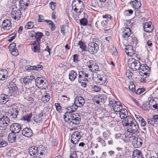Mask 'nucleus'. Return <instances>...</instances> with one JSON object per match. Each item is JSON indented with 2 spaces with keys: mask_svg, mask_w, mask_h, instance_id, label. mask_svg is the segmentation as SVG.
<instances>
[{
  "mask_svg": "<svg viewBox=\"0 0 158 158\" xmlns=\"http://www.w3.org/2000/svg\"><path fill=\"white\" fill-rule=\"evenodd\" d=\"M72 6L73 9L76 13L80 14L83 10V3L81 0H74L72 3Z\"/></svg>",
  "mask_w": 158,
  "mask_h": 158,
  "instance_id": "1",
  "label": "nucleus"
},
{
  "mask_svg": "<svg viewBox=\"0 0 158 158\" xmlns=\"http://www.w3.org/2000/svg\"><path fill=\"white\" fill-rule=\"evenodd\" d=\"M68 118V123L70 124L72 123L73 124L77 125L79 124L81 120V117L80 115L77 113H75L74 114L69 115Z\"/></svg>",
  "mask_w": 158,
  "mask_h": 158,
  "instance_id": "2",
  "label": "nucleus"
},
{
  "mask_svg": "<svg viewBox=\"0 0 158 158\" xmlns=\"http://www.w3.org/2000/svg\"><path fill=\"white\" fill-rule=\"evenodd\" d=\"M45 78L42 77H37L35 80V83L36 86L40 89H45L47 88V85H46V81Z\"/></svg>",
  "mask_w": 158,
  "mask_h": 158,
  "instance_id": "3",
  "label": "nucleus"
},
{
  "mask_svg": "<svg viewBox=\"0 0 158 158\" xmlns=\"http://www.w3.org/2000/svg\"><path fill=\"white\" fill-rule=\"evenodd\" d=\"M139 126L136 121H134L129 126V128L127 129V131L130 134H137L139 133Z\"/></svg>",
  "mask_w": 158,
  "mask_h": 158,
  "instance_id": "4",
  "label": "nucleus"
},
{
  "mask_svg": "<svg viewBox=\"0 0 158 158\" xmlns=\"http://www.w3.org/2000/svg\"><path fill=\"white\" fill-rule=\"evenodd\" d=\"M98 49V46L96 43L92 42L88 44L87 51L90 54H95L97 52Z\"/></svg>",
  "mask_w": 158,
  "mask_h": 158,
  "instance_id": "5",
  "label": "nucleus"
},
{
  "mask_svg": "<svg viewBox=\"0 0 158 158\" xmlns=\"http://www.w3.org/2000/svg\"><path fill=\"white\" fill-rule=\"evenodd\" d=\"M80 133L77 131H75L72 134L70 141L73 144H77L81 138Z\"/></svg>",
  "mask_w": 158,
  "mask_h": 158,
  "instance_id": "6",
  "label": "nucleus"
},
{
  "mask_svg": "<svg viewBox=\"0 0 158 158\" xmlns=\"http://www.w3.org/2000/svg\"><path fill=\"white\" fill-rule=\"evenodd\" d=\"M89 75L86 72L83 71H79L78 81L79 83H81L82 81H88V78Z\"/></svg>",
  "mask_w": 158,
  "mask_h": 158,
  "instance_id": "7",
  "label": "nucleus"
},
{
  "mask_svg": "<svg viewBox=\"0 0 158 158\" xmlns=\"http://www.w3.org/2000/svg\"><path fill=\"white\" fill-rule=\"evenodd\" d=\"M21 15L20 10L16 7L12 9L11 16V17L15 20H18L21 17Z\"/></svg>",
  "mask_w": 158,
  "mask_h": 158,
  "instance_id": "8",
  "label": "nucleus"
},
{
  "mask_svg": "<svg viewBox=\"0 0 158 158\" xmlns=\"http://www.w3.org/2000/svg\"><path fill=\"white\" fill-rule=\"evenodd\" d=\"M94 101L98 104L100 105L104 103L106 100V97L104 94L96 95L94 98Z\"/></svg>",
  "mask_w": 158,
  "mask_h": 158,
  "instance_id": "9",
  "label": "nucleus"
},
{
  "mask_svg": "<svg viewBox=\"0 0 158 158\" xmlns=\"http://www.w3.org/2000/svg\"><path fill=\"white\" fill-rule=\"evenodd\" d=\"M143 140L140 137L138 136L135 137L132 140V144L134 147L139 148L141 146Z\"/></svg>",
  "mask_w": 158,
  "mask_h": 158,
  "instance_id": "10",
  "label": "nucleus"
},
{
  "mask_svg": "<svg viewBox=\"0 0 158 158\" xmlns=\"http://www.w3.org/2000/svg\"><path fill=\"white\" fill-rule=\"evenodd\" d=\"M21 128L22 126L21 124L17 123H14L11 125L10 129L11 132L16 134L19 133Z\"/></svg>",
  "mask_w": 158,
  "mask_h": 158,
  "instance_id": "11",
  "label": "nucleus"
},
{
  "mask_svg": "<svg viewBox=\"0 0 158 158\" xmlns=\"http://www.w3.org/2000/svg\"><path fill=\"white\" fill-rule=\"evenodd\" d=\"M140 70H142V73L145 76L149 77L151 70V69L146 64H141Z\"/></svg>",
  "mask_w": 158,
  "mask_h": 158,
  "instance_id": "12",
  "label": "nucleus"
},
{
  "mask_svg": "<svg viewBox=\"0 0 158 158\" xmlns=\"http://www.w3.org/2000/svg\"><path fill=\"white\" fill-rule=\"evenodd\" d=\"M19 111L17 108H13L10 109L8 112V115L11 119H15L17 118Z\"/></svg>",
  "mask_w": 158,
  "mask_h": 158,
  "instance_id": "13",
  "label": "nucleus"
},
{
  "mask_svg": "<svg viewBox=\"0 0 158 158\" xmlns=\"http://www.w3.org/2000/svg\"><path fill=\"white\" fill-rule=\"evenodd\" d=\"M97 77L99 81L98 83L100 85L104 84L106 81V76L104 72L102 71H99V73L97 75Z\"/></svg>",
  "mask_w": 158,
  "mask_h": 158,
  "instance_id": "14",
  "label": "nucleus"
},
{
  "mask_svg": "<svg viewBox=\"0 0 158 158\" xmlns=\"http://www.w3.org/2000/svg\"><path fill=\"white\" fill-rule=\"evenodd\" d=\"M22 134L24 136L28 138H30L33 135L32 130L30 127H27L24 128L23 130Z\"/></svg>",
  "mask_w": 158,
  "mask_h": 158,
  "instance_id": "15",
  "label": "nucleus"
},
{
  "mask_svg": "<svg viewBox=\"0 0 158 158\" xmlns=\"http://www.w3.org/2000/svg\"><path fill=\"white\" fill-rule=\"evenodd\" d=\"M74 101H75V103L78 105L79 107L81 108L83 106L85 101L82 97L78 96L75 98Z\"/></svg>",
  "mask_w": 158,
  "mask_h": 158,
  "instance_id": "16",
  "label": "nucleus"
},
{
  "mask_svg": "<svg viewBox=\"0 0 158 158\" xmlns=\"http://www.w3.org/2000/svg\"><path fill=\"white\" fill-rule=\"evenodd\" d=\"M10 118L7 116H3L0 118V127H4L8 126L10 123Z\"/></svg>",
  "mask_w": 158,
  "mask_h": 158,
  "instance_id": "17",
  "label": "nucleus"
},
{
  "mask_svg": "<svg viewBox=\"0 0 158 158\" xmlns=\"http://www.w3.org/2000/svg\"><path fill=\"white\" fill-rule=\"evenodd\" d=\"M2 26L4 30H9L12 27V24L10 20L9 19L4 20L3 21Z\"/></svg>",
  "mask_w": 158,
  "mask_h": 158,
  "instance_id": "18",
  "label": "nucleus"
},
{
  "mask_svg": "<svg viewBox=\"0 0 158 158\" xmlns=\"http://www.w3.org/2000/svg\"><path fill=\"white\" fill-rule=\"evenodd\" d=\"M35 77L33 74L31 73L29 76L24 77L23 79V81L26 85H29L31 84L32 81L35 79Z\"/></svg>",
  "mask_w": 158,
  "mask_h": 158,
  "instance_id": "19",
  "label": "nucleus"
},
{
  "mask_svg": "<svg viewBox=\"0 0 158 158\" xmlns=\"http://www.w3.org/2000/svg\"><path fill=\"white\" fill-rule=\"evenodd\" d=\"M124 121L123 122V124L125 126H129L134 121H136L130 115L126 116L124 118Z\"/></svg>",
  "mask_w": 158,
  "mask_h": 158,
  "instance_id": "20",
  "label": "nucleus"
},
{
  "mask_svg": "<svg viewBox=\"0 0 158 158\" xmlns=\"http://www.w3.org/2000/svg\"><path fill=\"white\" fill-rule=\"evenodd\" d=\"M126 53L128 56H132L135 54L133 47L131 45H128L125 46V48Z\"/></svg>",
  "mask_w": 158,
  "mask_h": 158,
  "instance_id": "21",
  "label": "nucleus"
},
{
  "mask_svg": "<svg viewBox=\"0 0 158 158\" xmlns=\"http://www.w3.org/2000/svg\"><path fill=\"white\" fill-rule=\"evenodd\" d=\"M38 149L37 147L33 146L30 147L28 149V152L29 154L31 156H34L38 155L37 150Z\"/></svg>",
  "mask_w": 158,
  "mask_h": 158,
  "instance_id": "22",
  "label": "nucleus"
},
{
  "mask_svg": "<svg viewBox=\"0 0 158 158\" xmlns=\"http://www.w3.org/2000/svg\"><path fill=\"white\" fill-rule=\"evenodd\" d=\"M29 3V0H20L19 2L20 9L21 10H25L28 6Z\"/></svg>",
  "mask_w": 158,
  "mask_h": 158,
  "instance_id": "23",
  "label": "nucleus"
},
{
  "mask_svg": "<svg viewBox=\"0 0 158 158\" xmlns=\"http://www.w3.org/2000/svg\"><path fill=\"white\" fill-rule=\"evenodd\" d=\"M113 108L114 111L115 112H119L123 108L121 103L118 101L112 106Z\"/></svg>",
  "mask_w": 158,
  "mask_h": 158,
  "instance_id": "24",
  "label": "nucleus"
},
{
  "mask_svg": "<svg viewBox=\"0 0 158 158\" xmlns=\"http://www.w3.org/2000/svg\"><path fill=\"white\" fill-rule=\"evenodd\" d=\"M152 23L149 22L146 23L144 25L143 29L145 32H151L153 30V28L151 26Z\"/></svg>",
  "mask_w": 158,
  "mask_h": 158,
  "instance_id": "25",
  "label": "nucleus"
},
{
  "mask_svg": "<svg viewBox=\"0 0 158 158\" xmlns=\"http://www.w3.org/2000/svg\"><path fill=\"white\" fill-rule=\"evenodd\" d=\"M9 97L8 95L3 94L0 96V104H4L7 102L9 100Z\"/></svg>",
  "mask_w": 158,
  "mask_h": 158,
  "instance_id": "26",
  "label": "nucleus"
},
{
  "mask_svg": "<svg viewBox=\"0 0 158 158\" xmlns=\"http://www.w3.org/2000/svg\"><path fill=\"white\" fill-rule=\"evenodd\" d=\"M133 158H143V155L141 151L135 150L133 152Z\"/></svg>",
  "mask_w": 158,
  "mask_h": 158,
  "instance_id": "27",
  "label": "nucleus"
},
{
  "mask_svg": "<svg viewBox=\"0 0 158 158\" xmlns=\"http://www.w3.org/2000/svg\"><path fill=\"white\" fill-rule=\"evenodd\" d=\"M40 43L33 41L32 43V45L33 46V47H31L32 50L35 52H37L40 50Z\"/></svg>",
  "mask_w": 158,
  "mask_h": 158,
  "instance_id": "28",
  "label": "nucleus"
},
{
  "mask_svg": "<svg viewBox=\"0 0 158 158\" xmlns=\"http://www.w3.org/2000/svg\"><path fill=\"white\" fill-rule=\"evenodd\" d=\"M77 76V72L73 70L70 71L69 73V78L71 81H74Z\"/></svg>",
  "mask_w": 158,
  "mask_h": 158,
  "instance_id": "29",
  "label": "nucleus"
},
{
  "mask_svg": "<svg viewBox=\"0 0 158 158\" xmlns=\"http://www.w3.org/2000/svg\"><path fill=\"white\" fill-rule=\"evenodd\" d=\"M37 148L38 149L37 150L38 156L42 155L45 153L46 148L44 147L42 145L39 146Z\"/></svg>",
  "mask_w": 158,
  "mask_h": 158,
  "instance_id": "30",
  "label": "nucleus"
},
{
  "mask_svg": "<svg viewBox=\"0 0 158 158\" xmlns=\"http://www.w3.org/2000/svg\"><path fill=\"white\" fill-rule=\"evenodd\" d=\"M32 116V112L29 114H25L24 116L21 119L23 120L25 122L29 123L31 122V118Z\"/></svg>",
  "mask_w": 158,
  "mask_h": 158,
  "instance_id": "31",
  "label": "nucleus"
},
{
  "mask_svg": "<svg viewBox=\"0 0 158 158\" xmlns=\"http://www.w3.org/2000/svg\"><path fill=\"white\" fill-rule=\"evenodd\" d=\"M16 135L15 133L11 132L8 135V140L11 143H13L16 140Z\"/></svg>",
  "mask_w": 158,
  "mask_h": 158,
  "instance_id": "32",
  "label": "nucleus"
},
{
  "mask_svg": "<svg viewBox=\"0 0 158 158\" xmlns=\"http://www.w3.org/2000/svg\"><path fill=\"white\" fill-rule=\"evenodd\" d=\"M34 34L35 35L34 37L36 39V41H35L40 43L41 38L44 36L43 33L41 32L38 31L35 32Z\"/></svg>",
  "mask_w": 158,
  "mask_h": 158,
  "instance_id": "33",
  "label": "nucleus"
},
{
  "mask_svg": "<svg viewBox=\"0 0 158 158\" xmlns=\"http://www.w3.org/2000/svg\"><path fill=\"white\" fill-rule=\"evenodd\" d=\"M152 107V104L150 103V102H145L143 103L141 106L142 108L144 110L149 111L151 109Z\"/></svg>",
  "mask_w": 158,
  "mask_h": 158,
  "instance_id": "34",
  "label": "nucleus"
},
{
  "mask_svg": "<svg viewBox=\"0 0 158 158\" xmlns=\"http://www.w3.org/2000/svg\"><path fill=\"white\" fill-rule=\"evenodd\" d=\"M119 112L120 117L121 118H124L125 116H127L128 114V111L127 110L124 108H122Z\"/></svg>",
  "mask_w": 158,
  "mask_h": 158,
  "instance_id": "35",
  "label": "nucleus"
},
{
  "mask_svg": "<svg viewBox=\"0 0 158 158\" xmlns=\"http://www.w3.org/2000/svg\"><path fill=\"white\" fill-rule=\"evenodd\" d=\"M132 6L135 9H137L141 6V4L140 1L138 0H134L132 1Z\"/></svg>",
  "mask_w": 158,
  "mask_h": 158,
  "instance_id": "36",
  "label": "nucleus"
},
{
  "mask_svg": "<svg viewBox=\"0 0 158 158\" xmlns=\"http://www.w3.org/2000/svg\"><path fill=\"white\" fill-rule=\"evenodd\" d=\"M50 98V96L49 94L48 93H45V94L44 96H43L42 98V101L44 103L48 102Z\"/></svg>",
  "mask_w": 158,
  "mask_h": 158,
  "instance_id": "37",
  "label": "nucleus"
},
{
  "mask_svg": "<svg viewBox=\"0 0 158 158\" xmlns=\"http://www.w3.org/2000/svg\"><path fill=\"white\" fill-rule=\"evenodd\" d=\"M18 88L16 87L15 89H9V94L10 96H15L16 95L17 92H18Z\"/></svg>",
  "mask_w": 158,
  "mask_h": 158,
  "instance_id": "38",
  "label": "nucleus"
},
{
  "mask_svg": "<svg viewBox=\"0 0 158 158\" xmlns=\"http://www.w3.org/2000/svg\"><path fill=\"white\" fill-rule=\"evenodd\" d=\"M78 45L80 46V48L83 51H86L87 46L85 43L81 41L78 42Z\"/></svg>",
  "mask_w": 158,
  "mask_h": 158,
  "instance_id": "39",
  "label": "nucleus"
},
{
  "mask_svg": "<svg viewBox=\"0 0 158 158\" xmlns=\"http://www.w3.org/2000/svg\"><path fill=\"white\" fill-rule=\"evenodd\" d=\"M4 73H7V72L5 69L3 70L0 71V80H4L6 78V76L5 75Z\"/></svg>",
  "mask_w": 158,
  "mask_h": 158,
  "instance_id": "40",
  "label": "nucleus"
},
{
  "mask_svg": "<svg viewBox=\"0 0 158 158\" xmlns=\"http://www.w3.org/2000/svg\"><path fill=\"white\" fill-rule=\"evenodd\" d=\"M91 86L92 90L95 92H98L101 89V87L98 85H92Z\"/></svg>",
  "mask_w": 158,
  "mask_h": 158,
  "instance_id": "41",
  "label": "nucleus"
},
{
  "mask_svg": "<svg viewBox=\"0 0 158 158\" xmlns=\"http://www.w3.org/2000/svg\"><path fill=\"white\" fill-rule=\"evenodd\" d=\"M134 64H135V65L134 71H136L138 70H139L140 69V67L141 65L140 62L138 60H135V62Z\"/></svg>",
  "mask_w": 158,
  "mask_h": 158,
  "instance_id": "42",
  "label": "nucleus"
},
{
  "mask_svg": "<svg viewBox=\"0 0 158 158\" xmlns=\"http://www.w3.org/2000/svg\"><path fill=\"white\" fill-rule=\"evenodd\" d=\"M33 23L31 21H30L27 23L25 27L26 29H30L34 27Z\"/></svg>",
  "mask_w": 158,
  "mask_h": 158,
  "instance_id": "43",
  "label": "nucleus"
},
{
  "mask_svg": "<svg viewBox=\"0 0 158 158\" xmlns=\"http://www.w3.org/2000/svg\"><path fill=\"white\" fill-rule=\"evenodd\" d=\"M90 70L91 71L93 70L94 72H96L97 71H99V67L98 65L95 62L92 66V68Z\"/></svg>",
  "mask_w": 158,
  "mask_h": 158,
  "instance_id": "44",
  "label": "nucleus"
},
{
  "mask_svg": "<svg viewBox=\"0 0 158 158\" xmlns=\"http://www.w3.org/2000/svg\"><path fill=\"white\" fill-rule=\"evenodd\" d=\"M80 22L81 25L85 26L87 24L88 20L87 19L85 18H84L80 20Z\"/></svg>",
  "mask_w": 158,
  "mask_h": 158,
  "instance_id": "45",
  "label": "nucleus"
},
{
  "mask_svg": "<svg viewBox=\"0 0 158 158\" xmlns=\"http://www.w3.org/2000/svg\"><path fill=\"white\" fill-rule=\"evenodd\" d=\"M17 32H14L11 34L10 35L8 36L9 39L8 40V41L11 42L13 40H14L16 36Z\"/></svg>",
  "mask_w": 158,
  "mask_h": 158,
  "instance_id": "46",
  "label": "nucleus"
},
{
  "mask_svg": "<svg viewBox=\"0 0 158 158\" xmlns=\"http://www.w3.org/2000/svg\"><path fill=\"white\" fill-rule=\"evenodd\" d=\"M15 45V44L14 42L12 43L9 45V49L10 52L17 49L16 48Z\"/></svg>",
  "mask_w": 158,
  "mask_h": 158,
  "instance_id": "47",
  "label": "nucleus"
},
{
  "mask_svg": "<svg viewBox=\"0 0 158 158\" xmlns=\"http://www.w3.org/2000/svg\"><path fill=\"white\" fill-rule=\"evenodd\" d=\"M145 90L146 89L144 88H139L136 91L135 90V93L137 95H139L145 91Z\"/></svg>",
  "mask_w": 158,
  "mask_h": 158,
  "instance_id": "48",
  "label": "nucleus"
},
{
  "mask_svg": "<svg viewBox=\"0 0 158 158\" xmlns=\"http://www.w3.org/2000/svg\"><path fill=\"white\" fill-rule=\"evenodd\" d=\"M7 144V142L2 139H0V148L6 147Z\"/></svg>",
  "mask_w": 158,
  "mask_h": 158,
  "instance_id": "49",
  "label": "nucleus"
},
{
  "mask_svg": "<svg viewBox=\"0 0 158 158\" xmlns=\"http://www.w3.org/2000/svg\"><path fill=\"white\" fill-rule=\"evenodd\" d=\"M94 63L95 62L93 60H90L86 62V65L88 66L89 69H90Z\"/></svg>",
  "mask_w": 158,
  "mask_h": 158,
  "instance_id": "50",
  "label": "nucleus"
},
{
  "mask_svg": "<svg viewBox=\"0 0 158 158\" xmlns=\"http://www.w3.org/2000/svg\"><path fill=\"white\" fill-rule=\"evenodd\" d=\"M108 101L109 102V104L111 106H113L115 102H116L117 101H115V100L111 98H109L108 99Z\"/></svg>",
  "mask_w": 158,
  "mask_h": 158,
  "instance_id": "51",
  "label": "nucleus"
},
{
  "mask_svg": "<svg viewBox=\"0 0 158 158\" xmlns=\"http://www.w3.org/2000/svg\"><path fill=\"white\" fill-rule=\"evenodd\" d=\"M55 106L56 108V110L59 113L62 112L61 107L60 104L58 103H56L55 104Z\"/></svg>",
  "mask_w": 158,
  "mask_h": 158,
  "instance_id": "52",
  "label": "nucleus"
},
{
  "mask_svg": "<svg viewBox=\"0 0 158 158\" xmlns=\"http://www.w3.org/2000/svg\"><path fill=\"white\" fill-rule=\"evenodd\" d=\"M148 123L149 124L151 125L154 126L155 124H156L153 118L148 119L147 120Z\"/></svg>",
  "mask_w": 158,
  "mask_h": 158,
  "instance_id": "53",
  "label": "nucleus"
},
{
  "mask_svg": "<svg viewBox=\"0 0 158 158\" xmlns=\"http://www.w3.org/2000/svg\"><path fill=\"white\" fill-rule=\"evenodd\" d=\"M78 57L79 56L77 54H74V55H73V61L74 63H77L79 61Z\"/></svg>",
  "mask_w": 158,
  "mask_h": 158,
  "instance_id": "54",
  "label": "nucleus"
},
{
  "mask_svg": "<svg viewBox=\"0 0 158 158\" xmlns=\"http://www.w3.org/2000/svg\"><path fill=\"white\" fill-rule=\"evenodd\" d=\"M70 114H71V113L70 112H65L64 115V119L65 120V121L67 122L68 123V116H69V115H70Z\"/></svg>",
  "mask_w": 158,
  "mask_h": 158,
  "instance_id": "55",
  "label": "nucleus"
},
{
  "mask_svg": "<svg viewBox=\"0 0 158 158\" xmlns=\"http://www.w3.org/2000/svg\"><path fill=\"white\" fill-rule=\"evenodd\" d=\"M129 89L132 91L135 92V85L133 83H131L129 86Z\"/></svg>",
  "mask_w": 158,
  "mask_h": 158,
  "instance_id": "56",
  "label": "nucleus"
},
{
  "mask_svg": "<svg viewBox=\"0 0 158 158\" xmlns=\"http://www.w3.org/2000/svg\"><path fill=\"white\" fill-rule=\"evenodd\" d=\"M78 105L77 104L75 103V101H74V103L72 105L70 106V108L71 109H74V110H77L78 107H79Z\"/></svg>",
  "mask_w": 158,
  "mask_h": 158,
  "instance_id": "57",
  "label": "nucleus"
},
{
  "mask_svg": "<svg viewBox=\"0 0 158 158\" xmlns=\"http://www.w3.org/2000/svg\"><path fill=\"white\" fill-rule=\"evenodd\" d=\"M17 87L16 84L13 82H11L10 83L9 89H15Z\"/></svg>",
  "mask_w": 158,
  "mask_h": 158,
  "instance_id": "58",
  "label": "nucleus"
},
{
  "mask_svg": "<svg viewBox=\"0 0 158 158\" xmlns=\"http://www.w3.org/2000/svg\"><path fill=\"white\" fill-rule=\"evenodd\" d=\"M70 158H78L76 152L73 151L71 152Z\"/></svg>",
  "mask_w": 158,
  "mask_h": 158,
  "instance_id": "59",
  "label": "nucleus"
},
{
  "mask_svg": "<svg viewBox=\"0 0 158 158\" xmlns=\"http://www.w3.org/2000/svg\"><path fill=\"white\" fill-rule=\"evenodd\" d=\"M113 4V2L110 1L108 2H107L106 5L107 7V8L108 9H109L110 7L112 6Z\"/></svg>",
  "mask_w": 158,
  "mask_h": 158,
  "instance_id": "60",
  "label": "nucleus"
},
{
  "mask_svg": "<svg viewBox=\"0 0 158 158\" xmlns=\"http://www.w3.org/2000/svg\"><path fill=\"white\" fill-rule=\"evenodd\" d=\"M111 52L112 54L114 56H117L118 54V52L116 48L113 47L111 49Z\"/></svg>",
  "mask_w": 158,
  "mask_h": 158,
  "instance_id": "61",
  "label": "nucleus"
},
{
  "mask_svg": "<svg viewBox=\"0 0 158 158\" xmlns=\"http://www.w3.org/2000/svg\"><path fill=\"white\" fill-rule=\"evenodd\" d=\"M11 54L14 56H16L19 54V52L17 49L15 50L14 51H13L12 52H11Z\"/></svg>",
  "mask_w": 158,
  "mask_h": 158,
  "instance_id": "62",
  "label": "nucleus"
},
{
  "mask_svg": "<svg viewBox=\"0 0 158 158\" xmlns=\"http://www.w3.org/2000/svg\"><path fill=\"white\" fill-rule=\"evenodd\" d=\"M124 31H123V33H131V30L128 27H125L124 28Z\"/></svg>",
  "mask_w": 158,
  "mask_h": 158,
  "instance_id": "63",
  "label": "nucleus"
},
{
  "mask_svg": "<svg viewBox=\"0 0 158 158\" xmlns=\"http://www.w3.org/2000/svg\"><path fill=\"white\" fill-rule=\"evenodd\" d=\"M51 8L52 10H54L55 9V5H56V3L55 2H51L50 3Z\"/></svg>",
  "mask_w": 158,
  "mask_h": 158,
  "instance_id": "64",
  "label": "nucleus"
}]
</instances>
